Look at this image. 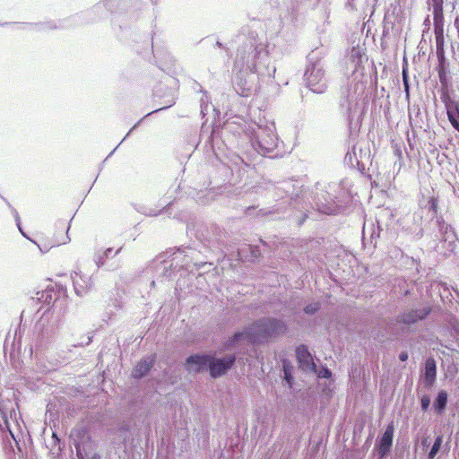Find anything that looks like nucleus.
Instances as JSON below:
<instances>
[{
    "mask_svg": "<svg viewBox=\"0 0 459 459\" xmlns=\"http://www.w3.org/2000/svg\"><path fill=\"white\" fill-rule=\"evenodd\" d=\"M443 443V436L439 435L436 437L433 446L430 448V451L429 452L428 458L429 459H434L437 454L439 452L440 447Z\"/></svg>",
    "mask_w": 459,
    "mask_h": 459,
    "instance_id": "cd10ccee",
    "label": "nucleus"
},
{
    "mask_svg": "<svg viewBox=\"0 0 459 459\" xmlns=\"http://www.w3.org/2000/svg\"><path fill=\"white\" fill-rule=\"evenodd\" d=\"M126 137H127V136L126 135V137H125L122 141H120V142H119V144H122V143H123V141H125V139H126Z\"/></svg>",
    "mask_w": 459,
    "mask_h": 459,
    "instance_id": "680f3d73",
    "label": "nucleus"
},
{
    "mask_svg": "<svg viewBox=\"0 0 459 459\" xmlns=\"http://www.w3.org/2000/svg\"><path fill=\"white\" fill-rule=\"evenodd\" d=\"M422 446H429V442L427 437L422 440Z\"/></svg>",
    "mask_w": 459,
    "mask_h": 459,
    "instance_id": "37998d69",
    "label": "nucleus"
},
{
    "mask_svg": "<svg viewBox=\"0 0 459 459\" xmlns=\"http://www.w3.org/2000/svg\"><path fill=\"white\" fill-rule=\"evenodd\" d=\"M307 217V214H305V215H304V217H303V219H302V220H300V221L298 222V224H299V225H301Z\"/></svg>",
    "mask_w": 459,
    "mask_h": 459,
    "instance_id": "de8ad7c7",
    "label": "nucleus"
},
{
    "mask_svg": "<svg viewBox=\"0 0 459 459\" xmlns=\"http://www.w3.org/2000/svg\"><path fill=\"white\" fill-rule=\"evenodd\" d=\"M429 212H432L434 215H437V199L431 198L429 202Z\"/></svg>",
    "mask_w": 459,
    "mask_h": 459,
    "instance_id": "72a5a7b5",
    "label": "nucleus"
},
{
    "mask_svg": "<svg viewBox=\"0 0 459 459\" xmlns=\"http://www.w3.org/2000/svg\"><path fill=\"white\" fill-rule=\"evenodd\" d=\"M403 84L406 94V99L410 97L409 75L405 68L403 69Z\"/></svg>",
    "mask_w": 459,
    "mask_h": 459,
    "instance_id": "c756f323",
    "label": "nucleus"
},
{
    "mask_svg": "<svg viewBox=\"0 0 459 459\" xmlns=\"http://www.w3.org/2000/svg\"><path fill=\"white\" fill-rule=\"evenodd\" d=\"M436 44L437 49H442L444 46V21L433 22Z\"/></svg>",
    "mask_w": 459,
    "mask_h": 459,
    "instance_id": "393cba45",
    "label": "nucleus"
},
{
    "mask_svg": "<svg viewBox=\"0 0 459 459\" xmlns=\"http://www.w3.org/2000/svg\"><path fill=\"white\" fill-rule=\"evenodd\" d=\"M91 336H88V337L86 338V342H85V343H84V344H85V345H88V344H90V343H91Z\"/></svg>",
    "mask_w": 459,
    "mask_h": 459,
    "instance_id": "a18cd8bd",
    "label": "nucleus"
},
{
    "mask_svg": "<svg viewBox=\"0 0 459 459\" xmlns=\"http://www.w3.org/2000/svg\"><path fill=\"white\" fill-rule=\"evenodd\" d=\"M394 432V422L392 421L386 426L384 434L376 445L379 459H383L389 454L393 446Z\"/></svg>",
    "mask_w": 459,
    "mask_h": 459,
    "instance_id": "4468645a",
    "label": "nucleus"
},
{
    "mask_svg": "<svg viewBox=\"0 0 459 459\" xmlns=\"http://www.w3.org/2000/svg\"><path fill=\"white\" fill-rule=\"evenodd\" d=\"M117 150V147H115L112 152H110V154H113V152H115Z\"/></svg>",
    "mask_w": 459,
    "mask_h": 459,
    "instance_id": "864d4df0",
    "label": "nucleus"
},
{
    "mask_svg": "<svg viewBox=\"0 0 459 459\" xmlns=\"http://www.w3.org/2000/svg\"><path fill=\"white\" fill-rule=\"evenodd\" d=\"M254 209L253 207H248L247 212H250V211Z\"/></svg>",
    "mask_w": 459,
    "mask_h": 459,
    "instance_id": "e2e57ef3",
    "label": "nucleus"
},
{
    "mask_svg": "<svg viewBox=\"0 0 459 459\" xmlns=\"http://www.w3.org/2000/svg\"><path fill=\"white\" fill-rule=\"evenodd\" d=\"M122 250V247H119L115 252L113 251V248L108 247L105 250H98L94 254V262L98 268H100L105 265L106 260L114 257L117 255H118Z\"/></svg>",
    "mask_w": 459,
    "mask_h": 459,
    "instance_id": "412c9836",
    "label": "nucleus"
},
{
    "mask_svg": "<svg viewBox=\"0 0 459 459\" xmlns=\"http://www.w3.org/2000/svg\"><path fill=\"white\" fill-rule=\"evenodd\" d=\"M333 187H334V186H331V185H329V186H328L329 190H332Z\"/></svg>",
    "mask_w": 459,
    "mask_h": 459,
    "instance_id": "bf43d9fd",
    "label": "nucleus"
},
{
    "mask_svg": "<svg viewBox=\"0 0 459 459\" xmlns=\"http://www.w3.org/2000/svg\"><path fill=\"white\" fill-rule=\"evenodd\" d=\"M245 339H247V326L243 331L236 332L230 337L225 342V349L231 350Z\"/></svg>",
    "mask_w": 459,
    "mask_h": 459,
    "instance_id": "b1692460",
    "label": "nucleus"
},
{
    "mask_svg": "<svg viewBox=\"0 0 459 459\" xmlns=\"http://www.w3.org/2000/svg\"><path fill=\"white\" fill-rule=\"evenodd\" d=\"M359 54V51L357 50V49H353L352 52H351V56H358Z\"/></svg>",
    "mask_w": 459,
    "mask_h": 459,
    "instance_id": "c03bdc74",
    "label": "nucleus"
},
{
    "mask_svg": "<svg viewBox=\"0 0 459 459\" xmlns=\"http://www.w3.org/2000/svg\"><path fill=\"white\" fill-rule=\"evenodd\" d=\"M430 405V397L427 394H424L420 398V408L423 411H427L429 409Z\"/></svg>",
    "mask_w": 459,
    "mask_h": 459,
    "instance_id": "2f4dec72",
    "label": "nucleus"
},
{
    "mask_svg": "<svg viewBox=\"0 0 459 459\" xmlns=\"http://www.w3.org/2000/svg\"><path fill=\"white\" fill-rule=\"evenodd\" d=\"M437 378V363L433 358H428L425 361L423 380L427 387H431Z\"/></svg>",
    "mask_w": 459,
    "mask_h": 459,
    "instance_id": "6ab92c4d",
    "label": "nucleus"
},
{
    "mask_svg": "<svg viewBox=\"0 0 459 459\" xmlns=\"http://www.w3.org/2000/svg\"><path fill=\"white\" fill-rule=\"evenodd\" d=\"M154 360L150 358L140 360L135 368L133 369L132 376L134 378L140 379L145 377L153 366Z\"/></svg>",
    "mask_w": 459,
    "mask_h": 459,
    "instance_id": "aec40b11",
    "label": "nucleus"
},
{
    "mask_svg": "<svg viewBox=\"0 0 459 459\" xmlns=\"http://www.w3.org/2000/svg\"><path fill=\"white\" fill-rule=\"evenodd\" d=\"M435 225L437 228L439 234L435 235L437 239H439L441 242L446 243L447 250L454 251L457 237L452 226L446 223L442 216L436 217Z\"/></svg>",
    "mask_w": 459,
    "mask_h": 459,
    "instance_id": "9b49d317",
    "label": "nucleus"
},
{
    "mask_svg": "<svg viewBox=\"0 0 459 459\" xmlns=\"http://www.w3.org/2000/svg\"><path fill=\"white\" fill-rule=\"evenodd\" d=\"M439 80H440L441 83H445L446 82V74H445V72L439 71Z\"/></svg>",
    "mask_w": 459,
    "mask_h": 459,
    "instance_id": "58836bf2",
    "label": "nucleus"
},
{
    "mask_svg": "<svg viewBox=\"0 0 459 459\" xmlns=\"http://www.w3.org/2000/svg\"><path fill=\"white\" fill-rule=\"evenodd\" d=\"M126 137H127V136L126 135V137H125L122 141H120V142H119V144H122V143H123V141H125V139H126Z\"/></svg>",
    "mask_w": 459,
    "mask_h": 459,
    "instance_id": "052dcab7",
    "label": "nucleus"
},
{
    "mask_svg": "<svg viewBox=\"0 0 459 459\" xmlns=\"http://www.w3.org/2000/svg\"><path fill=\"white\" fill-rule=\"evenodd\" d=\"M4 420L5 428L8 429L9 434L13 438V440L17 443V437L15 436L13 430L11 428V424H10L9 420L8 419H4Z\"/></svg>",
    "mask_w": 459,
    "mask_h": 459,
    "instance_id": "f704fd0d",
    "label": "nucleus"
},
{
    "mask_svg": "<svg viewBox=\"0 0 459 459\" xmlns=\"http://www.w3.org/2000/svg\"><path fill=\"white\" fill-rule=\"evenodd\" d=\"M37 329L43 339H49L56 333V328L53 325L45 327L44 320H40L37 325Z\"/></svg>",
    "mask_w": 459,
    "mask_h": 459,
    "instance_id": "a878e982",
    "label": "nucleus"
},
{
    "mask_svg": "<svg viewBox=\"0 0 459 459\" xmlns=\"http://www.w3.org/2000/svg\"><path fill=\"white\" fill-rule=\"evenodd\" d=\"M52 438H53V440L55 441V443H59V442H60V440H59V438H58V437H57V435H56V433H55V432H54V433H53V435H52Z\"/></svg>",
    "mask_w": 459,
    "mask_h": 459,
    "instance_id": "a19ab883",
    "label": "nucleus"
},
{
    "mask_svg": "<svg viewBox=\"0 0 459 459\" xmlns=\"http://www.w3.org/2000/svg\"><path fill=\"white\" fill-rule=\"evenodd\" d=\"M57 225L61 228H65L66 227V222L65 221H57Z\"/></svg>",
    "mask_w": 459,
    "mask_h": 459,
    "instance_id": "ea45409f",
    "label": "nucleus"
},
{
    "mask_svg": "<svg viewBox=\"0 0 459 459\" xmlns=\"http://www.w3.org/2000/svg\"><path fill=\"white\" fill-rule=\"evenodd\" d=\"M354 0H348V3L347 4H349L350 6L352 7V3H353Z\"/></svg>",
    "mask_w": 459,
    "mask_h": 459,
    "instance_id": "09e8293b",
    "label": "nucleus"
},
{
    "mask_svg": "<svg viewBox=\"0 0 459 459\" xmlns=\"http://www.w3.org/2000/svg\"><path fill=\"white\" fill-rule=\"evenodd\" d=\"M251 256L257 258L260 255V252L257 247H250Z\"/></svg>",
    "mask_w": 459,
    "mask_h": 459,
    "instance_id": "e433bc0d",
    "label": "nucleus"
},
{
    "mask_svg": "<svg viewBox=\"0 0 459 459\" xmlns=\"http://www.w3.org/2000/svg\"><path fill=\"white\" fill-rule=\"evenodd\" d=\"M286 331L287 325L283 321L273 317H263L247 326V340L251 343H259L281 335Z\"/></svg>",
    "mask_w": 459,
    "mask_h": 459,
    "instance_id": "423d86ee",
    "label": "nucleus"
},
{
    "mask_svg": "<svg viewBox=\"0 0 459 459\" xmlns=\"http://www.w3.org/2000/svg\"><path fill=\"white\" fill-rule=\"evenodd\" d=\"M348 157H350V160H351V153L350 152H347L346 156H345V160L348 159Z\"/></svg>",
    "mask_w": 459,
    "mask_h": 459,
    "instance_id": "8fccbe9b",
    "label": "nucleus"
},
{
    "mask_svg": "<svg viewBox=\"0 0 459 459\" xmlns=\"http://www.w3.org/2000/svg\"><path fill=\"white\" fill-rule=\"evenodd\" d=\"M448 400L447 392L445 390H441L437 393V397L433 403V408L437 414H442L446 410Z\"/></svg>",
    "mask_w": 459,
    "mask_h": 459,
    "instance_id": "5701e85b",
    "label": "nucleus"
},
{
    "mask_svg": "<svg viewBox=\"0 0 459 459\" xmlns=\"http://www.w3.org/2000/svg\"><path fill=\"white\" fill-rule=\"evenodd\" d=\"M73 283L75 293L81 297L84 296L92 287V281L90 277L77 273H75V276L73 277Z\"/></svg>",
    "mask_w": 459,
    "mask_h": 459,
    "instance_id": "f3484780",
    "label": "nucleus"
},
{
    "mask_svg": "<svg viewBox=\"0 0 459 459\" xmlns=\"http://www.w3.org/2000/svg\"><path fill=\"white\" fill-rule=\"evenodd\" d=\"M430 311L431 308L429 307L406 309L397 316L396 322L411 325L425 319L429 315Z\"/></svg>",
    "mask_w": 459,
    "mask_h": 459,
    "instance_id": "f8f14e48",
    "label": "nucleus"
},
{
    "mask_svg": "<svg viewBox=\"0 0 459 459\" xmlns=\"http://www.w3.org/2000/svg\"><path fill=\"white\" fill-rule=\"evenodd\" d=\"M252 148L258 154L276 158L281 155L279 138L273 122L254 124L247 131Z\"/></svg>",
    "mask_w": 459,
    "mask_h": 459,
    "instance_id": "7ed1b4c3",
    "label": "nucleus"
},
{
    "mask_svg": "<svg viewBox=\"0 0 459 459\" xmlns=\"http://www.w3.org/2000/svg\"><path fill=\"white\" fill-rule=\"evenodd\" d=\"M236 355L229 354L221 358L210 356L209 371L212 378H218L225 375L235 364Z\"/></svg>",
    "mask_w": 459,
    "mask_h": 459,
    "instance_id": "1a4fd4ad",
    "label": "nucleus"
},
{
    "mask_svg": "<svg viewBox=\"0 0 459 459\" xmlns=\"http://www.w3.org/2000/svg\"><path fill=\"white\" fill-rule=\"evenodd\" d=\"M295 351L299 368L304 372L316 373V365L307 346L299 344Z\"/></svg>",
    "mask_w": 459,
    "mask_h": 459,
    "instance_id": "ddd939ff",
    "label": "nucleus"
},
{
    "mask_svg": "<svg viewBox=\"0 0 459 459\" xmlns=\"http://www.w3.org/2000/svg\"><path fill=\"white\" fill-rule=\"evenodd\" d=\"M61 294H65V290L61 287L58 289V291L55 290L53 288H48L38 299L45 304L52 303L53 306H55Z\"/></svg>",
    "mask_w": 459,
    "mask_h": 459,
    "instance_id": "4be33fe9",
    "label": "nucleus"
},
{
    "mask_svg": "<svg viewBox=\"0 0 459 459\" xmlns=\"http://www.w3.org/2000/svg\"><path fill=\"white\" fill-rule=\"evenodd\" d=\"M332 372L328 368H324L319 373L318 377L322 378H330Z\"/></svg>",
    "mask_w": 459,
    "mask_h": 459,
    "instance_id": "c9c22d12",
    "label": "nucleus"
},
{
    "mask_svg": "<svg viewBox=\"0 0 459 459\" xmlns=\"http://www.w3.org/2000/svg\"><path fill=\"white\" fill-rule=\"evenodd\" d=\"M395 220L393 211L389 208L381 209L377 214V225L372 224L370 229L363 228V242L367 239L368 230L369 232L370 243L376 247L377 239L383 235L384 238L391 239L395 236Z\"/></svg>",
    "mask_w": 459,
    "mask_h": 459,
    "instance_id": "0eeeda50",
    "label": "nucleus"
},
{
    "mask_svg": "<svg viewBox=\"0 0 459 459\" xmlns=\"http://www.w3.org/2000/svg\"><path fill=\"white\" fill-rule=\"evenodd\" d=\"M282 371H283V378H284L285 382L288 384V385L290 387H291L293 385V382H294V378L292 376L293 366L287 359L283 360V362H282Z\"/></svg>",
    "mask_w": 459,
    "mask_h": 459,
    "instance_id": "bb28decb",
    "label": "nucleus"
},
{
    "mask_svg": "<svg viewBox=\"0 0 459 459\" xmlns=\"http://www.w3.org/2000/svg\"><path fill=\"white\" fill-rule=\"evenodd\" d=\"M176 100H177L176 93H175V91H172V93L170 94L169 99L164 100V104H165L164 107H162L160 108H158V109H156V110H154L152 112H150L146 116H150V115H152L154 112H158L160 110L166 109V108L173 106L176 103Z\"/></svg>",
    "mask_w": 459,
    "mask_h": 459,
    "instance_id": "c85d7f7f",
    "label": "nucleus"
},
{
    "mask_svg": "<svg viewBox=\"0 0 459 459\" xmlns=\"http://www.w3.org/2000/svg\"><path fill=\"white\" fill-rule=\"evenodd\" d=\"M442 100H443V102L445 103L449 121L451 122L453 126L457 131H459V121L457 120L455 115L453 112V109H455V111L456 112L457 117L459 118V105L455 101L452 100L450 99V97L446 94H444L442 96Z\"/></svg>",
    "mask_w": 459,
    "mask_h": 459,
    "instance_id": "a211bd4d",
    "label": "nucleus"
},
{
    "mask_svg": "<svg viewBox=\"0 0 459 459\" xmlns=\"http://www.w3.org/2000/svg\"><path fill=\"white\" fill-rule=\"evenodd\" d=\"M117 150V147H115L112 152H110V154H113V152H115Z\"/></svg>",
    "mask_w": 459,
    "mask_h": 459,
    "instance_id": "4d7b16f0",
    "label": "nucleus"
},
{
    "mask_svg": "<svg viewBox=\"0 0 459 459\" xmlns=\"http://www.w3.org/2000/svg\"><path fill=\"white\" fill-rule=\"evenodd\" d=\"M110 2L111 0H105V5L108 7V8H110Z\"/></svg>",
    "mask_w": 459,
    "mask_h": 459,
    "instance_id": "49530a36",
    "label": "nucleus"
},
{
    "mask_svg": "<svg viewBox=\"0 0 459 459\" xmlns=\"http://www.w3.org/2000/svg\"><path fill=\"white\" fill-rule=\"evenodd\" d=\"M216 46H218L219 48H222V44L220 41L216 42Z\"/></svg>",
    "mask_w": 459,
    "mask_h": 459,
    "instance_id": "3c124183",
    "label": "nucleus"
},
{
    "mask_svg": "<svg viewBox=\"0 0 459 459\" xmlns=\"http://www.w3.org/2000/svg\"><path fill=\"white\" fill-rule=\"evenodd\" d=\"M153 4H157V1L152 0Z\"/></svg>",
    "mask_w": 459,
    "mask_h": 459,
    "instance_id": "0e129e2a",
    "label": "nucleus"
},
{
    "mask_svg": "<svg viewBox=\"0 0 459 459\" xmlns=\"http://www.w3.org/2000/svg\"><path fill=\"white\" fill-rule=\"evenodd\" d=\"M210 355L193 354L186 359L185 368L189 373H200L209 368Z\"/></svg>",
    "mask_w": 459,
    "mask_h": 459,
    "instance_id": "2eb2a0df",
    "label": "nucleus"
},
{
    "mask_svg": "<svg viewBox=\"0 0 459 459\" xmlns=\"http://www.w3.org/2000/svg\"><path fill=\"white\" fill-rule=\"evenodd\" d=\"M336 199L337 197L327 190L317 193L314 201L318 212L325 214H335L340 208Z\"/></svg>",
    "mask_w": 459,
    "mask_h": 459,
    "instance_id": "9d476101",
    "label": "nucleus"
},
{
    "mask_svg": "<svg viewBox=\"0 0 459 459\" xmlns=\"http://www.w3.org/2000/svg\"><path fill=\"white\" fill-rule=\"evenodd\" d=\"M277 194L281 202L273 208H263L257 212V216L278 215L286 212V204L297 209L305 201L304 184L300 179H287L278 183Z\"/></svg>",
    "mask_w": 459,
    "mask_h": 459,
    "instance_id": "20e7f679",
    "label": "nucleus"
},
{
    "mask_svg": "<svg viewBox=\"0 0 459 459\" xmlns=\"http://www.w3.org/2000/svg\"><path fill=\"white\" fill-rule=\"evenodd\" d=\"M429 17L428 16L425 20V23H429Z\"/></svg>",
    "mask_w": 459,
    "mask_h": 459,
    "instance_id": "13d9d810",
    "label": "nucleus"
},
{
    "mask_svg": "<svg viewBox=\"0 0 459 459\" xmlns=\"http://www.w3.org/2000/svg\"><path fill=\"white\" fill-rule=\"evenodd\" d=\"M238 71L233 79V88L238 95L248 96L253 90V83L247 78L250 72L246 70L243 72Z\"/></svg>",
    "mask_w": 459,
    "mask_h": 459,
    "instance_id": "dca6fc26",
    "label": "nucleus"
},
{
    "mask_svg": "<svg viewBox=\"0 0 459 459\" xmlns=\"http://www.w3.org/2000/svg\"><path fill=\"white\" fill-rule=\"evenodd\" d=\"M234 67L255 74L263 80L273 78L276 72L267 42L255 32H250L238 48Z\"/></svg>",
    "mask_w": 459,
    "mask_h": 459,
    "instance_id": "f257e3e1",
    "label": "nucleus"
},
{
    "mask_svg": "<svg viewBox=\"0 0 459 459\" xmlns=\"http://www.w3.org/2000/svg\"><path fill=\"white\" fill-rule=\"evenodd\" d=\"M399 359L401 361H406L408 359V353H407V351H402L399 354Z\"/></svg>",
    "mask_w": 459,
    "mask_h": 459,
    "instance_id": "4c0bfd02",
    "label": "nucleus"
},
{
    "mask_svg": "<svg viewBox=\"0 0 459 459\" xmlns=\"http://www.w3.org/2000/svg\"><path fill=\"white\" fill-rule=\"evenodd\" d=\"M319 308H320V303L314 302V303L307 305L304 307V312L307 315H314L319 310Z\"/></svg>",
    "mask_w": 459,
    "mask_h": 459,
    "instance_id": "7c9ffc66",
    "label": "nucleus"
},
{
    "mask_svg": "<svg viewBox=\"0 0 459 459\" xmlns=\"http://www.w3.org/2000/svg\"><path fill=\"white\" fill-rule=\"evenodd\" d=\"M117 150V147H115L112 152H110V154H113V152H115Z\"/></svg>",
    "mask_w": 459,
    "mask_h": 459,
    "instance_id": "5fc2aeb1",
    "label": "nucleus"
},
{
    "mask_svg": "<svg viewBox=\"0 0 459 459\" xmlns=\"http://www.w3.org/2000/svg\"><path fill=\"white\" fill-rule=\"evenodd\" d=\"M117 150V147H115L112 152H110V154H113V152H115Z\"/></svg>",
    "mask_w": 459,
    "mask_h": 459,
    "instance_id": "6e6d98bb",
    "label": "nucleus"
},
{
    "mask_svg": "<svg viewBox=\"0 0 459 459\" xmlns=\"http://www.w3.org/2000/svg\"><path fill=\"white\" fill-rule=\"evenodd\" d=\"M6 203H7V204H8V206H9V207L11 208V210H12V212H13V217H14L15 222H16V224H17V227L19 228V230L22 233V228H21L20 216H19L18 212H17L14 208H13V207L11 206V204H10L8 202H6Z\"/></svg>",
    "mask_w": 459,
    "mask_h": 459,
    "instance_id": "473e14b6",
    "label": "nucleus"
},
{
    "mask_svg": "<svg viewBox=\"0 0 459 459\" xmlns=\"http://www.w3.org/2000/svg\"><path fill=\"white\" fill-rule=\"evenodd\" d=\"M195 255V250L191 247L178 248L173 252H166L154 261L156 272L160 277L169 279L180 269L188 270L190 263L199 266Z\"/></svg>",
    "mask_w": 459,
    "mask_h": 459,
    "instance_id": "39448f33",
    "label": "nucleus"
},
{
    "mask_svg": "<svg viewBox=\"0 0 459 459\" xmlns=\"http://www.w3.org/2000/svg\"><path fill=\"white\" fill-rule=\"evenodd\" d=\"M365 83L355 79L351 80L341 90L339 107L347 116L350 126H359L367 108Z\"/></svg>",
    "mask_w": 459,
    "mask_h": 459,
    "instance_id": "f03ea898",
    "label": "nucleus"
},
{
    "mask_svg": "<svg viewBox=\"0 0 459 459\" xmlns=\"http://www.w3.org/2000/svg\"><path fill=\"white\" fill-rule=\"evenodd\" d=\"M305 81L307 88L315 93L322 94L328 87V78L325 74L323 61L311 53L307 56V65L305 72Z\"/></svg>",
    "mask_w": 459,
    "mask_h": 459,
    "instance_id": "6e6552de",
    "label": "nucleus"
},
{
    "mask_svg": "<svg viewBox=\"0 0 459 459\" xmlns=\"http://www.w3.org/2000/svg\"><path fill=\"white\" fill-rule=\"evenodd\" d=\"M117 150V147H115L112 152H110V154H113V152H115Z\"/></svg>",
    "mask_w": 459,
    "mask_h": 459,
    "instance_id": "603ef678",
    "label": "nucleus"
},
{
    "mask_svg": "<svg viewBox=\"0 0 459 459\" xmlns=\"http://www.w3.org/2000/svg\"><path fill=\"white\" fill-rule=\"evenodd\" d=\"M141 121H142V120L138 121V122H137V123H136V124H135V125H134V126L130 129V131L127 133L126 136H128V135L131 134V132H132L134 128H136V126L140 124V122H141Z\"/></svg>",
    "mask_w": 459,
    "mask_h": 459,
    "instance_id": "79ce46f5",
    "label": "nucleus"
}]
</instances>
